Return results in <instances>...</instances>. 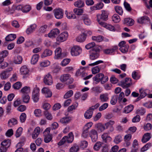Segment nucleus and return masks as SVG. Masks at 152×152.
Instances as JSON below:
<instances>
[{"instance_id":"59","label":"nucleus","mask_w":152,"mask_h":152,"mask_svg":"<svg viewBox=\"0 0 152 152\" xmlns=\"http://www.w3.org/2000/svg\"><path fill=\"white\" fill-rule=\"evenodd\" d=\"M129 47V46L128 45H125L124 46L120 47V50L122 53H125L128 51Z\"/></svg>"},{"instance_id":"60","label":"nucleus","mask_w":152,"mask_h":152,"mask_svg":"<svg viewBox=\"0 0 152 152\" xmlns=\"http://www.w3.org/2000/svg\"><path fill=\"white\" fill-rule=\"evenodd\" d=\"M23 130V128L21 127L18 128L15 134V136L16 137H18L20 136L22 133Z\"/></svg>"},{"instance_id":"10","label":"nucleus","mask_w":152,"mask_h":152,"mask_svg":"<svg viewBox=\"0 0 152 152\" xmlns=\"http://www.w3.org/2000/svg\"><path fill=\"white\" fill-rule=\"evenodd\" d=\"M115 122L114 121L110 120L109 121L105 123L104 124L105 127V130L108 128L109 130L107 132H112L114 130L113 125L115 124Z\"/></svg>"},{"instance_id":"36","label":"nucleus","mask_w":152,"mask_h":152,"mask_svg":"<svg viewBox=\"0 0 152 152\" xmlns=\"http://www.w3.org/2000/svg\"><path fill=\"white\" fill-rule=\"evenodd\" d=\"M20 71L22 74L27 75L29 72V70L26 66H22L20 68Z\"/></svg>"},{"instance_id":"40","label":"nucleus","mask_w":152,"mask_h":152,"mask_svg":"<svg viewBox=\"0 0 152 152\" xmlns=\"http://www.w3.org/2000/svg\"><path fill=\"white\" fill-rule=\"evenodd\" d=\"M16 35L15 34H10L5 38V40L7 41H11L14 40L16 38Z\"/></svg>"},{"instance_id":"29","label":"nucleus","mask_w":152,"mask_h":152,"mask_svg":"<svg viewBox=\"0 0 152 152\" xmlns=\"http://www.w3.org/2000/svg\"><path fill=\"white\" fill-rule=\"evenodd\" d=\"M101 24V26L103 27H105L107 29L112 31H115V28L114 27L110 24H107L105 23H100Z\"/></svg>"},{"instance_id":"1","label":"nucleus","mask_w":152,"mask_h":152,"mask_svg":"<svg viewBox=\"0 0 152 152\" xmlns=\"http://www.w3.org/2000/svg\"><path fill=\"white\" fill-rule=\"evenodd\" d=\"M74 136L73 132H71L69 133L68 136H64L58 143V146H61L66 142L68 143H71L74 140Z\"/></svg>"},{"instance_id":"62","label":"nucleus","mask_w":152,"mask_h":152,"mask_svg":"<svg viewBox=\"0 0 152 152\" xmlns=\"http://www.w3.org/2000/svg\"><path fill=\"white\" fill-rule=\"evenodd\" d=\"M124 5L126 10L128 12L131 11L132 9L131 7L129 4L126 1H124Z\"/></svg>"},{"instance_id":"61","label":"nucleus","mask_w":152,"mask_h":152,"mask_svg":"<svg viewBox=\"0 0 152 152\" xmlns=\"http://www.w3.org/2000/svg\"><path fill=\"white\" fill-rule=\"evenodd\" d=\"M44 141L46 143H48L52 139V135L44 136Z\"/></svg>"},{"instance_id":"4","label":"nucleus","mask_w":152,"mask_h":152,"mask_svg":"<svg viewBox=\"0 0 152 152\" xmlns=\"http://www.w3.org/2000/svg\"><path fill=\"white\" fill-rule=\"evenodd\" d=\"M108 14L107 12L104 10H102V14L97 15V20L101 26L100 23H104L102 20L106 21L108 19Z\"/></svg>"},{"instance_id":"23","label":"nucleus","mask_w":152,"mask_h":152,"mask_svg":"<svg viewBox=\"0 0 152 152\" xmlns=\"http://www.w3.org/2000/svg\"><path fill=\"white\" fill-rule=\"evenodd\" d=\"M72 117L71 116H66L60 119V122L61 124H66L71 122Z\"/></svg>"},{"instance_id":"30","label":"nucleus","mask_w":152,"mask_h":152,"mask_svg":"<svg viewBox=\"0 0 152 152\" xmlns=\"http://www.w3.org/2000/svg\"><path fill=\"white\" fill-rule=\"evenodd\" d=\"M99 99L102 102H107L109 99L108 94L105 93L100 94Z\"/></svg>"},{"instance_id":"43","label":"nucleus","mask_w":152,"mask_h":152,"mask_svg":"<svg viewBox=\"0 0 152 152\" xmlns=\"http://www.w3.org/2000/svg\"><path fill=\"white\" fill-rule=\"evenodd\" d=\"M74 5L76 7L80 8L83 7L84 5V2L81 0H78L74 3Z\"/></svg>"},{"instance_id":"33","label":"nucleus","mask_w":152,"mask_h":152,"mask_svg":"<svg viewBox=\"0 0 152 152\" xmlns=\"http://www.w3.org/2000/svg\"><path fill=\"white\" fill-rule=\"evenodd\" d=\"M39 57V55L38 54H35L34 55L31 59V64H35L38 61Z\"/></svg>"},{"instance_id":"6","label":"nucleus","mask_w":152,"mask_h":152,"mask_svg":"<svg viewBox=\"0 0 152 152\" xmlns=\"http://www.w3.org/2000/svg\"><path fill=\"white\" fill-rule=\"evenodd\" d=\"M55 56L54 58L56 59H61L66 56L65 53H62V50L60 48H56L55 51Z\"/></svg>"},{"instance_id":"13","label":"nucleus","mask_w":152,"mask_h":152,"mask_svg":"<svg viewBox=\"0 0 152 152\" xmlns=\"http://www.w3.org/2000/svg\"><path fill=\"white\" fill-rule=\"evenodd\" d=\"M89 135L92 142H95L98 138V134L97 131L94 129H92L89 133Z\"/></svg>"},{"instance_id":"14","label":"nucleus","mask_w":152,"mask_h":152,"mask_svg":"<svg viewBox=\"0 0 152 152\" xmlns=\"http://www.w3.org/2000/svg\"><path fill=\"white\" fill-rule=\"evenodd\" d=\"M43 80L44 83L48 85H51L53 83L52 77L51 75L49 74L45 76Z\"/></svg>"},{"instance_id":"12","label":"nucleus","mask_w":152,"mask_h":152,"mask_svg":"<svg viewBox=\"0 0 152 152\" xmlns=\"http://www.w3.org/2000/svg\"><path fill=\"white\" fill-rule=\"evenodd\" d=\"M110 133V132H104L101 135V137L103 142L108 143L112 141V138L109 135Z\"/></svg>"},{"instance_id":"7","label":"nucleus","mask_w":152,"mask_h":152,"mask_svg":"<svg viewBox=\"0 0 152 152\" xmlns=\"http://www.w3.org/2000/svg\"><path fill=\"white\" fill-rule=\"evenodd\" d=\"M53 12L56 18L59 19L63 18L64 12L62 9L60 8L55 9L53 10Z\"/></svg>"},{"instance_id":"53","label":"nucleus","mask_w":152,"mask_h":152,"mask_svg":"<svg viewBox=\"0 0 152 152\" xmlns=\"http://www.w3.org/2000/svg\"><path fill=\"white\" fill-rule=\"evenodd\" d=\"M9 53L8 51L6 50H4L0 52V57H3L4 58L7 57L9 55Z\"/></svg>"},{"instance_id":"42","label":"nucleus","mask_w":152,"mask_h":152,"mask_svg":"<svg viewBox=\"0 0 152 152\" xmlns=\"http://www.w3.org/2000/svg\"><path fill=\"white\" fill-rule=\"evenodd\" d=\"M134 108L133 105H128L124 108V112L128 113L131 112Z\"/></svg>"},{"instance_id":"54","label":"nucleus","mask_w":152,"mask_h":152,"mask_svg":"<svg viewBox=\"0 0 152 152\" xmlns=\"http://www.w3.org/2000/svg\"><path fill=\"white\" fill-rule=\"evenodd\" d=\"M26 115L25 113H22L19 117L20 122L21 123L24 122L26 120Z\"/></svg>"},{"instance_id":"8","label":"nucleus","mask_w":152,"mask_h":152,"mask_svg":"<svg viewBox=\"0 0 152 152\" xmlns=\"http://www.w3.org/2000/svg\"><path fill=\"white\" fill-rule=\"evenodd\" d=\"M39 88L38 87H35L34 88L33 91L32 93V99L35 102H38L39 99Z\"/></svg>"},{"instance_id":"35","label":"nucleus","mask_w":152,"mask_h":152,"mask_svg":"<svg viewBox=\"0 0 152 152\" xmlns=\"http://www.w3.org/2000/svg\"><path fill=\"white\" fill-rule=\"evenodd\" d=\"M99 54L96 51H94L92 52L90 56V59L91 60H95L99 57Z\"/></svg>"},{"instance_id":"46","label":"nucleus","mask_w":152,"mask_h":152,"mask_svg":"<svg viewBox=\"0 0 152 152\" xmlns=\"http://www.w3.org/2000/svg\"><path fill=\"white\" fill-rule=\"evenodd\" d=\"M103 142L98 141L94 145V149L95 151H98L102 146L103 144Z\"/></svg>"},{"instance_id":"39","label":"nucleus","mask_w":152,"mask_h":152,"mask_svg":"<svg viewBox=\"0 0 152 152\" xmlns=\"http://www.w3.org/2000/svg\"><path fill=\"white\" fill-rule=\"evenodd\" d=\"M11 75V74H8L5 71L2 72L0 74V77L1 79L5 80L8 78Z\"/></svg>"},{"instance_id":"55","label":"nucleus","mask_w":152,"mask_h":152,"mask_svg":"<svg viewBox=\"0 0 152 152\" xmlns=\"http://www.w3.org/2000/svg\"><path fill=\"white\" fill-rule=\"evenodd\" d=\"M122 140V137L121 135L119 134L115 136L114 140V142L116 144H118Z\"/></svg>"},{"instance_id":"20","label":"nucleus","mask_w":152,"mask_h":152,"mask_svg":"<svg viewBox=\"0 0 152 152\" xmlns=\"http://www.w3.org/2000/svg\"><path fill=\"white\" fill-rule=\"evenodd\" d=\"M81 18L82 20H83L85 25L89 26L91 24V21L87 15L84 14L82 15Z\"/></svg>"},{"instance_id":"49","label":"nucleus","mask_w":152,"mask_h":152,"mask_svg":"<svg viewBox=\"0 0 152 152\" xmlns=\"http://www.w3.org/2000/svg\"><path fill=\"white\" fill-rule=\"evenodd\" d=\"M48 26L44 25L41 26L39 29V31L40 33H44L47 31Z\"/></svg>"},{"instance_id":"11","label":"nucleus","mask_w":152,"mask_h":152,"mask_svg":"<svg viewBox=\"0 0 152 152\" xmlns=\"http://www.w3.org/2000/svg\"><path fill=\"white\" fill-rule=\"evenodd\" d=\"M68 37V33L66 31L63 32L57 37V41L59 42H63L67 39Z\"/></svg>"},{"instance_id":"28","label":"nucleus","mask_w":152,"mask_h":152,"mask_svg":"<svg viewBox=\"0 0 152 152\" xmlns=\"http://www.w3.org/2000/svg\"><path fill=\"white\" fill-rule=\"evenodd\" d=\"M23 61V58L20 56L18 55L15 56L13 59V62L16 64H20Z\"/></svg>"},{"instance_id":"9","label":"nucleus","mask_w":152,"mask_h":152,"mask_svg":"<svg viewBox=\"0 0 152 152\" xmlns=\"http://www.w3.org/2000/svg\"><path fill=\"white\" fill-rule=\"evenodd\" d=\"M82 52V49L79 46H75L71 49V53L72 56H77Z\"/></svg>"},{"instance_id":"64","label":"nucleus","mask_w":152,"mask_h":152,"mask_svg":"<svg viewBox=\"0 0 152 152\" xmlns=\"http://www.w3.org/2000/svg\"><path fill=\"white\" fill-rule=\"evenodd\" d=\"M145 110L144 109L141 108L137 110L136 113L142 115H144L145 114Z\"/></svg>"},{"instance_id":"18","label":"nucleus","mask_w":152,"mask_h":152,"mask_svg":"<svg viewBox=\"0 0 152 152\" xmlns=\"http://www.w3.org/2000/svg\"><path fill=\"white\" fill-rule=\"evenodd\" d=\"M150 20L149 18L146 16H144L139 18L137 19L138 23L141 24H145L148 23Z\"/></svg>"},{"instance_id":"57","label":"nucleus","mask_w":152,"mask_h":152,"mask_svg":"<svg viewBox=\"0 0 152 152\" xmlns=\"http://www.w3.org/2000/svg\"><path fill=\"white\" fill-rule=\"evenodd\" d=\"M30 97L28 95H23V100L25 104H28L29 101Z\"/></svg>"},{"instance_id":"41","label":"nucleus","mask_w":152,"mask_h":152,"mask_svg":"<svg viewBox=\"0 0 152 152\" xmlns=\"http://www.w3.org/2000/svg\"><path fill=\"white\" fill-rule=\"evenodd\" d=\"M30 92V88L29 87L25 86L22 88L20 90V92L24 95H28Z\"/></svg>"},{"instance_id":"24","label":"nucleus","mask_w":152,"mask_h":152,"mask_svg":"<svg viewBox=\"0 0 152 152\" xmlns=\"http://www.w3.org/2000/svg\"><path fill=\"white\" fill-rule=\"evenodd\" d=\"M151 137V133L148 132L145 133L143 136L141 141L143 143H146L150 140Z\"/></svg>"},{"instance_id":"5","label":"nucleus","mask_w":152,"mask_h":152,"mask_svg":"<svg viewBox=\"0 0 152 152\" xmlns=\"http://www.w3.org/2000/svg\"><path fill=\"white\" fill-rule=\"evenodd\" d=\"M98 107V105H94L90 107L84 113L85 118L86 119H89L91 118L92 116L93 111Z\"/></svg>"},{"instance_id":"21","label":"nucleus","mask_w":152,"mask_h":152,"mask_svg":"<svg viewBox=\"0 0 152 152\" xmlns=\"http://www.w3.org/2000/svg\"><path fill=\"white\" fill-rule=\"evenodd\" d=\"M37 27V25L35 24L31 25L27 28L26 31V33L28 34L32 33L35 30Z\"/></svg>"},{"instance_id":"16","label":"nucleus","mask_w":152,"mask_h":152,"mask_svg":"<svg viewBox=\"0 0 152 152\" xmlns=\"http://www.w3.org/2000/svg\"><path fill=\"white\" fill-rule=\"evenodd\" d=\"M132 138V135L131 134L127 133L124 137V141L126 147H128L131 144L130 140Z\"/></svg>"},{"instance_id":"32","label":"nucleus","mask_w":152,"mask_h":152,"mask_svg":"<svg viewBox=\"0 0 152 152\" xmlns=\"http://www.w3.org/2000/svg\"><path fill=\"white\" fill-rule=\"evenodd\" d=\"M139 91L140 93V96L137 99V101H139L141 99L144 98L147 95V93L145 90H143L142 89H139Z\"/></svg>"},{"instance_id":"63","label":"nucleus","mask_w":152,"mask_h":152,"mask_svg":"<svg viewBox=\"0 0 152 152\" xmlns=\"http://www.w3.org/2000/svg\"><path fill=\"white\" fill-rule=\"evenodd\" d=\"M152 127L151 124L150 123H147L145 124L143 126L144 129L146 131H148L150 130Z\"/></svg>"},{"instance_id":"3","label":"nucleus","mask_w":152,"mask_h":152,"mask_svg":"<svg viewBox=\"0 0 152 152\" xmlns=\"http://www.w3.org/2000/svg\"><path fill=\"white\" fill-rule=\"evenodd\" d=\"M60 80L62 82H66L67 84L72 83L74 80L73 78L69 74H64L61 75L60 77Z\"/></svg>"},{"instance_id":"27","label":"nucleus","mask_w":152,"mask_h":152,"mask_svg":"<svg viewBox=\"0 0 152 152\" xmlns=\"http://www.w3.org/2000/svg\"><path fill=\"white\" fill-rule=\"evenodd\" d=\"M134 23V20L132 18H126L124 19V24L129 26H132Z\"/></svg>"},{"instance_id":"31","label":"nucleus","mask_w":152,"mask_h":152,"mask_svg":"<svg viewBox=\"0 0 152 152\" xmlns=\"http://www.w3.org/2000/svg\"><path fill=\"white\" fill-rule=\"evenodd\" d=\"M95 127L97 130L101 132H102L105 130L104 124L101 123H99L96 124Z\"/></svg>"},{"instance_id":"44","label":"nucleus","mask_w":152,"mask_h":152,"mask_svg":"<svg viewBox=\"0 0 152 152\" xmlns=\"http://www.w3.org/2000/svg\"><path fill=\"white\" fill-rule=\"evenodd\" d=\"M44 114L45 117L47 120L51 121L53 119V116L51 113L46 111L44 112Z\"/></svg>"},{"instance_id":"37","label":"nucleus","mask_w":152,"mask_h":152,"mask_svg":"<svg viewBox=\"0 0 152 152\" xmlns=\"http://www.w3.org/2000/svg\"><path fill=\"white\" fill-rule=\"evenodd\" d=\"M132 84V83H126L124 80L121 81L120 86L123 88H125L130 87Z\"/></svg>"},{"instance_id":"51","label":"nucleus","mask_w":152,"mask_h":152,"mask_svg":"<svg viewBox=\"0 0 152 152\" xmlns=\"http://www.w3.org/2000/svg\"><path fill=\"white\" fill-rule=\"evenodd\" d=\"M65 14L67 18L69 19L76 18V16L72 12L68 13L67 11H66Z\"/></svg>"},{"instance_id":"58","label":"nucleus","mask_w":152,"mask_h":152,"mask_svg":"<svg viewBox=\"0 0 152 152\" xmlns=\"http://www.w3.org/2000/svg\"><path fill=\"white\" fill-rule=\"evenodd\" d=\"M151 146V143H148L144 146L141 149V151L143 152L147 151Z\"/></svg>"},{"instance_id":"47","label":"nucleus","mask_w":152,"mask_h":152,"mask_svg":"<svg viewBox=\"0 0 152 152\" xmlns=\"http://www.w3.org/2000/svg\"><path fill=\"white\" fill-rule=\"evenodd\" d=\"M132 78L135 80L139 79L140 77V75L137 71H134L132 73Z\"/></svg>"},{"instance_id":"34","label":"nucleus","mask_w":152,"mask_h":152,"mask_svg":"<svg viewBox=\"0 0 152 152\" xmlns=\"http://www.w3.org/2000/svg\"><path fill=\"white\" fill-rule=\"evenodd\" d=\"M86 38V37L85 34H84L83 32L82 34H80L77 38L76 40L77 42H82L84 41Z\"/></svg>"},{"instance_id":"52","label":"nucleus","mask_w":152,"mask_h":152,"mask_svg":"<svg viewBox=\"0 0 152 152\" xmlns=\"http://www.w3.org/2000/svg\"><path fill=\"white\" fill-rule=\"evenodd\" d=\"M92 39L97 42H100L102 41L103 39V37L101 36H93L92 37Z\"/></svg>"},{"instance_id":"38","label":"nucleus","mask_w":152,"mask_h":152,"mask_svg":"<svg viewBox=\"0 0 152 152\" xmlns=\"http://www.w3.org/2000/svg\"><path fill=\"white\" fill-rule=\"evenodd\" d=\"M31 6L28 4L25 5H23V8L22 12L24 13H27L28 12L31 10Z\"/></svg>"},{"instance_id":"2","label":"nucleus","mask_w":152,"mask_h":152,"mask_svg":"<svg viewBox=\"0 0 152 152\" xmlns=\"http://www.w3.org/2000/svg\"><path fill=\"white\" fill-rule=\"evenodd\" d=\"M93 79L95 81L98 83L101 82L102 84H104L108 81V78L107 76L104 77L103 74L100 73L96 75Z\"/></svg>"},{"instance_id":"48","label":"nucleus","mask_w":152,"mask_h":152,"mask_svg":"<svg viewBox=\"0 0 152 152\" xmlns=\"http://www.w3.org/2000/svg\"><path fill=\"white\" fill-rule=\"evenodd\" d=\"M115 12L120 15H123V10L121 7L119 6H115Z\"/></svg>"},{"instance_id":"45","label":"nucleus","mask_w":152,"mask_h":152,"mask_svg":"<svg viewBox=\"0 0 152 152\" xmlns=\"http://www.w3.org/2000/svg\"><path fill=\"white\" fill-rule=\"evenodd\" d=\"M119 16L116 14H114L112 17L113 21L115 23H118L120 21Z\"/></svg>"},{"instance_id":"22","label":"nucleus","mask_w":152,"mask_h":152,"mask_svg":"<svg viewBox=\"0 0 152 152\" xmlns=\"http://www.w3.org/2000/svg\"><path fill=\"white\" fill-rule=\"evenodd\" d=\"M40 132V128L39 126L36 127L32 134V137L33 139H35L38 137Z\"/></svg>"},{"instance_id":"25","label":"nucleus","mask_w":152,"mask_h":152,"mask_svg":"<svg viewBox=\"0 0 152 152\" xmlns=\"http://www.w3.org/2000/svg\"><path fill=\"white\" fill-rule=\"evenodd\" d=\"M52 53L53 52L51 50L48 49H46L41 54V57L42 58H44L46 57L50 56L52 55Z\"/></svg>"},{"instance_id":"17","label":"nucleus","mask_w":152,"mask_h":152,"mask_svg":"<svg viewBox=\"0 0 152 152\" xmlns=\"http://www.w3.org/2000/svg\"><path fill=\"white\" fill-rule=\"evenodd\" d=\"M59 30L57 28H55L52 30L48 34V37L50 38H53L56 37L59 33Z\"/></svg>"},{"instance_id":"56","label":"nucleus","mask_w":152,"mask_h":152,"mask_svg":"<svg viewBox=\"0 0 152 152\" xmlns=\"http://www.w3.org/2000/svg\"><path fill=\"white\" fill-rule=\"evenodd\" d=\"M74 13L77 15H81L83 12V10L81 9L75 8L73 10Z\"/></svg>"},{"instance_id":"19","label":"nucleus","mask_w":152,"mask_h":152,"mask_svg":"<svg viewBox=\"0 0 152 152\" xmlns=\"http://www.w3.org/2000/svg\"><path fill=\"white\" fill-rule=\"evenodd\" d=\"M11 144V140L9 139L5 140L1 143V148H3L7 150Z\"/></svg>"},{"instance_id":"15","label":"nucleus","mask_w":152,"mask_h":152,"mask_svg":"<svg viewBox=\"0 0 152 152\" xmlns=\"http://www.w3.org/2000/svg\"><path fill=\"white\" fill-rule=\"evenodd\" d=\"M41 92L46 98L50 97L52 96V92L48 88L44 87L42 89Z\"/></svg>"},{"instance_id":"50","label":"nucleus","mask_w":152,"mask_h":152,"mask_svg":"<svg viewBox=\"0 0 152 152\" xmlns=\"http://www.w3.org/2000/svg\"><path fill=\"white\" fill-rule=\"evenodd\" d=\"M79 150L78 146L76 144H74L69 149L70 152H77Z\"/></svg>"},{"instance_id":"26","label":"nucleus","mask_w":152,"mask_h":152,"mask_svg":"<svg viewBox=\"0 0 152 152\" xmlns=\"http://www.w3.org/2000/svg\"><path fill=\"white\" fill-rule=\"evenodd\" d=\"M18 123V121L16 119L12 118L9 120L8 123V126L10 127H12L17 124Z\"/></svg>"}]
</instances>
